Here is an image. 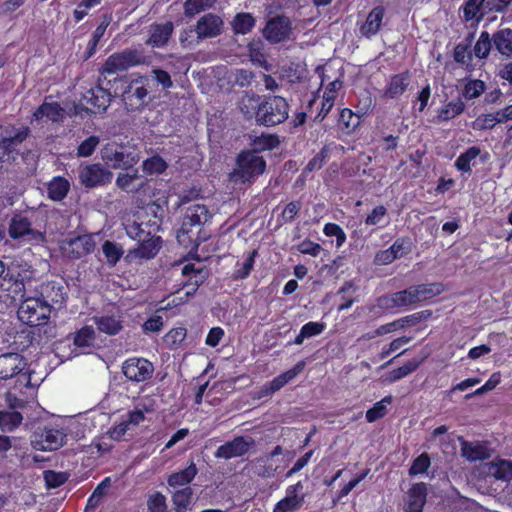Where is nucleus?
Returning <instances> with one entry per match:
<instances>
[{"mask_svg":"<svg viewBox=\"0 0 512 512\" xmlns=\"http://www.w3.org/2000/svg\"><path fill=\"white\" fill-rule=\"evenodd\" d=\"M100 143V138L96 135H91L83 140L77 147L78 157H90L96 150Z\"/></svg>","mask_w":512,"mask_h":512,"instance_id":"54","label":"nucleus"},{"mask_svg":"<svg viewBox=\"0 0 512 512\" xmlns=\"http://www.w3.org/2000/svg\"><path fill=\"white\" fill-rule=\"evenodd\" d=\"M492 46H494L492 38L487 31H483L474 46L473 52L479 59H484L488 56Z\"/></svg>","mask_w":512,"mask_h":512,"instance_id":"49","label":"nucleus"},{"mask_svg":"<svg viewBox=\"0 0 512 512\" xmlns=\"http://www.w3.org/2000/svg\"><path fill=\"white\" fill-rule=\"evenodd\" d=\"M427 487L423 482L413 484L407 492L403 510L405 512H422L426 503Z\"/></svg>","mask_w":512,"mask_h":512,"instance_id":"20","label":"nucleus"},{"mask_svg":"<svg viewBox=\"0 0 512 512\" xmlns=\"http://www.w3.org/2000/svg\"><path fill=\"white\" fill-rule=\"evenodd\" d=\"M396 254V259L408 255L412 251V241L409 237H399L389 247Z\"/></svg>","mask_w":512,"mask_h":512,"instance_id":"59","label":"nucleus"},{"mask_svg":"<svg viewBox=\"0 0 512 512\" xmlns=\"http://www.w3.org/2000/svg\"><path fill=\"white\" fill-rule=\"evenodd\" d=\"M410 84V75L408 71L393 75L387 83L383 96L394 99L401 96Z\"/></svg>","mask_w":512,"mask_h":512,"instance_id":"25","label":"nucleus"},{"mask_svg":"<svg viewBox=\"0 0 512 512\" xmlns=\"http://www.w3.org/2000/svg\"><path fill=\"white\" fill-rule=\"evenodd\" d=\"M24 357L18 353L0 355V379L7 380L20 374L26 367Z\"/></svg>","mask_w":512,"mask_h":512,"instance_id":"19","label":"nucleus"},{"mask_svg":"<svg viewBox=\"0 0 512 512\" xmlns=\"http://www.w3.org/2000/svg\"><path fill=\"white\" fill-rule=\"evenodd\" d=\"M133 229L137 230L136 234L133 235L132 231H128V235L133 239H138V247L134 250V254L141 259H152L159 252L162 239L160 236H152L148 239H141V233L143 231L140 226H136Z\"/></svg>","mask_w":512,"mask_h":512,"instance_id":"18","label":"nucleus"},{"mask_svg":"<svg viewBox=\"0 0 512 512\" xmlns=\"http://www.w3.org/2000/svg\"><path fill=\"white\" fill-rule=\"evenodd\" d=\"M31 130L26 125L5 126L0 137V144L7 149L14 157L19 154L20 145L29 137Z\"/></svg>","mask_w":512,"mask_h":512,"instance_id":"12","label":"nucleus"},{"mask_svg":"<svg viewBox=\"0 0 512 512\" xmlns=\"http://www.w3.org/2000/svg\"><path fill=\"white\" fill-rule=\"evenodd\" d=\"M96 338L95 331L92 326H84L75 333L73 343L77 347H89Z\"/></svg>","mask_w":512,"mask_h":512,"instance_id":"48","label":"nucleus"},{"mask_svg":"<svg viewBox=\"0 0 512 512\" xmlns=\"http://www.w3.org/2000/svg\"><path fill=\"white\" fill-rule=\"evenodd\" d=\"M167 167L166 161L160 155H153L142 163V169L148 175L161 174Z\"/></svg>","mask_w":512,"mask_h":512,"instance_id":"44","label":"nucleus"},{"mask_svg":"<svg viewBox=\"0 0 512 512\" xmlns=\"http://www.w3.org/2000/svg\"><path fill=\"white\" fill-rule=\"evenodd\" d=\"M223 20L220 16L207 13L198 21L196 27L190 29L191 33H196L198 39L213 38L222 33Z\"/></svg>","mask_w":512,"mask_h":512,"instance_id":"17","label":"nucleus"},{"mask_svg":"<svg viewBox=\"0 0 512 512\" xmlns=\"http://www.w3.org/2000/svg\"><path fill=\"white\" fill-rule=\"evenodd\" d=\"M101 158L108 167L123 170L133 168L140 160L138 153L115 143H108L103 147Z\"/></svg>","mask_w":512,"mask_h":512,"instance_id":"6","label":"nucleus"},{"mask_svg":"<svg viewBox=\"0 0 512 512\" xmlns=\"http://www.w3.org/2000/svg\"><path fill=\"white\" fill-rule=\"evenodd\" d=\"M216 0H186L184 4L185 15L194 16L195 14L209 8Z\"/></svg>","mask_w":512,"mask_h":512,"instance_id":"57","label":"nucleus"},{"mask_svg":"<svg viewBox=\"0 0 512 512\" xmlns=\"http://www.w3.org/2000/svg\"><path fill=\"white\" fill-rule=\"evenodd\" d=\"M323 233L328 237H336V246L341 247L346 242V234L342 227L336 223H326L323 227Z\"/></svg>","mask_w":512,"mask_h":512,"instance_id":"56","label":"nucleus"},{"mask_svg":"<svg viewBox=\"0 0 512 512\" xmlns=\"http://www.w3.org/2000/svg\"><path fill=\"white\" fill-rule=\"evenodd\" d=\"M109 89L103 88L100 84L86 90L82 95V102L86 105V111L91 114L105 112L110 104Z\"/></svg>","mask_w":512,"mask_h":512,"instance_id":"13","label":"nucleus"},{"mask_svg":"<svg viewBox=\"0 0 512 512\" xmlns=\"http://www.w3.org/2000/svg\"><path fill=\"white\" fill-rule=\"evenodd\" d=\"M186 337L187 329L185 327H175L164 336V342L170 349H177L182 345Z\"/></svg>","mask_w":512,"mask_h":512,"instance_id":"45","label":"nucleus"},{"mask_svg":"<svg viewBox=\"0 0 512 512\" xmlns=\"http://www.w3.org/2000/svg\"><path fill=\"white\" fill-rule=\"evenodd\" d=\"M255 447V440L250 436H236L232 440L220 445L214 456L218 459H232L243 457Z\"/></svg>","mask_w":512,"mask_h":512,"instance_id":"10","label":"nucleus"},{"mask_svg":"<svg viewBox=\"0 0 512 512\" xmlns=\"http://www.w3.org/2000/svg\"><path fill=\"white\" fill-rule=\"evenodd\" d=\"M64 117V109L58 102H43L34 112L33 118L37 121L46 118L52 122H59Z\"/></svg>","mask_w":512,"mask_h":512,"instance_id":"26","label":"nucleus"},{"mask_svg":"<svg viewBox=\"0 0 512 512\" xmlns=\"http://www.w3.org/2000/svg\"><path fill=\"white\" fill-rule=\"evenodd\" d=\"M239 109L247 120L254 119L257 125L273 127L284 123L289 117L288 101L278 95L260 96L246 94L239 103Z\"/></svg>","mask_w":512,"mask_h":512,"instance_id":"1","label":"nucleus"},{"mask_svg":"<svg viewBox=\"0 0 512 512\" xmlns=\"http://www.w3.org/2000/svg\"><path fill=\"white\" fill-rule=\"evenodd\" d=\"M174 25L171 21L165 23H154L149 27V39L147 43L153 47H161L167 44L172 33Z\"/></svg>","mask_w":512,"mask_h":512,"instance_id":"23","label":"nucleus"},{"mask_svg":"<svg viewBox=\"0 0 512 512\" xmlns=\"http://www.w3.org/2000/svg\"><path fill=\"white\" fill-rule=\"evenodd\" d=\"M69 190L70 182L63 176H55L47 184V195L52 201H62Z\"/></svg>","mask_w":512,"mask_h":512,"instance_id":"30","label":"nucleus"},{"mask_svg":"<svg viewBox=\"0 0 512 512\" xmlns=\"http://www.w3.org/2000/svg\"><path fill=\"white\" fill-rule=\"evenodd\" d=\"M302 208V202L300 200H295L289 202L283 209L280 217L283 223H291L294 221L296 216L299 214Z\"/></svg>","mask_w":512,"mask_h":512,"instance_id":"61","label":"nucleus"},{"mask_svg":"<svg viewBox=\"0 0 512 512\" xmlns=\"http://www.w3.org/2000/svg\"><path fill=\"white\" fill-rule=\"evenodd\" d=\"M67 435L52 425L38 427L32 434L31 443L35 450L54 451L62 447Z\"/></svg>","mask_w":512,"mask_h":512,"instance_id":"7","label":"nucleus"},{"mask_svg":"<svg viewBox=\"0 0 512 512\" xmlns=\"http://www.w3.org/2000/svg\"><path fill=\"white\" fill-rule=\"evenodd\" d=\"M138 178L137 169H134L132 173H120L116 178V186L127 193H136L143 186V183L139 187L133 186V182Z\"/></svg>","mask_w":512,"mask_h":512,"instance_id":"41","label":"nucleus"},{"mask_svg":"<svg viewBox=\"0 0 512 512\" xmlns=\"http://www.w3.org/2000/svg\"><path fill=\"white\" fill-rule=\"evenodd\" d=\"M233 31L236 34H246L255 25V18L250 13H237L232 21Z\"/></svg>","mask_w":512,"mask_h":512,"instance_id":"42","label":"nucleus"},{"mask_svg":"<svg viewBox=\"0 0 512 512\" xmlns=\"http://www.w3.org/2000/svg\"><path fill=\"white\" fill-rule=\"evenodd\" d=\"M428 315H430V312H428L426 310L416 312L411 315H407L405 317L397 319L396 324H397L398 329L412 327V326L417 325L422 320L426 319Z\"/></svg>","mask_w":512,"mask_h":512,"instance_id":"58","label":"nucleus"},{"mask_svg":"<svg viewBox=\"0 0 512 512\" xmlns=\"http://www.w3.org/2000/svg\"><path fill=\"white\" fill-rule=\"evenodd\" d=\"M492 473L498 480H508L512 476V462L501 460L494 465Z\"/></svg>","mask_w":512,"mask_h":512,"instance_id":"62","label":"nucleus"},{"mask_svg":"<svg viewBox=\"0 0 512 512\" xmlns=\"http://www.w3.org/2000/svg\"><path fill=\"white\" fill-rule=\"evenodd\" d=\"M412 288L416 305L430 300L444 291V285L438 282L412 285Z\"/></svg>","mask_w":512,"mask_h":512,"instance_id":"28","label":"nucleus"},{"mask_svg":"<svg viewBox=\"0 0 512 512\" xmlns=\"http://www.w3.org/2000/svg\"><path fill=\"white\" fill-rule=\"evenodd\" d=\"M335 104V101L326 99L322 96V100L319 102V98L317 94H313L311 99H309L306 108L307 111L312 113L313 107L316 106L318 109L316 115L313 118L314 122H321L328 115Z\"/></svg>","mask_w":512,"mask_h":512,"instance_id":"33","label":"nucleus"},{"mask_svg":"<svg viewBox=\"0 0 512 512\" xmlns=\"http://www.w3.org/2000/svg\"><path fill=\"white\" fill-rule=\"evenodd\" d=\"M493 45L502 55L512 58V29L505 28L496 31L493 36Z\"/></svg>","mask_w":512,"mask_h":512,"instance_id":"31","label":"nucleus"},{"mask_svg":"<svg viewBox=\"0 0 512 512\" xmlns=\"http://www.w3.org/2000/svg\"><path fill=\"white\" fill-rule=\"evenodd\" d=\"M32 223L27 217L15 215L9 226V235L12 239H19L27 235H33Z\"/></svg>","mask_w":512,"mask_h":512,"instance_id":"32","label":"nucleus"},{"mask_svg":"<svg viewBox=\"0 0 512 512\" xmlns=\"http://www.w3.org/2000/svg\"><path fill=\"white\" fill-rule=\"evenodd\" d=\"M212 218V214L203 204H192L185 210L182 224L177 232L179 242H184L187 237L190 243L199 244L206 240V236H202V228Z\"/></svg>","mask_w":512,"mask_h":512,"instance_id":"3","label":"nucleus"},{"mask_svg":"<svg viewBox=\"0 0 512 512\" xmlns=\"http://www.w3.org/2000/svg\"><path fill=\"white\" fill-rule=\"evenodd\" d=\"M465 109V103L461 98L453 99L446 103L437 114L439 122H446L454 119L458 115L462 114Z\"/></svg>","mask_w":512,"mask_h":512,"instance_id":"35","label":"nucleus"},{"mask_svg":"<svg viewBox=\"0 0 512 512\" xmlns=\"http://www.w3.org/2000/svg\"><path fill=\"white\" fill-rule=\"evenodd\" d=\"M78 178L83 187L93 189L111 183L113 173L100 163H90L79 167Z\"/></svg>","mask_w":512,"mask_h":512,"instance_id":"8","label":"nucleus"},{"mask_svg":"<svg viewBox=\"0 0 512 512\" xmlns=\"http://www.w3.org/2000/svg\"><path fill=\"white\" fill-rule=\"evenodd\" d=\"M481 153L477 146H471L461 153L455 160L454 166L463 173L471 172V162L475 160Z\"/></svg>","mask_w":512,"mask_h":512,"instance_id":"40","label":"nucleus"},{"mask_svg":"<svg viewBox=\"0 0 512 512\" xmlns=\"http://www.w3.org/2000/svg\"><path fill=\"white\" fill-rule=\"evenodd\" d=\"M463 12L466 21L476 19V21L479 22L484 14L488 13L486 0H468L465 3Z\"/></svg>","mask_w":512,"mask_h":512,"instance_id":"38","label":"nucleus"},{"mask_svg":"<svg viewBox=\"0 0 512 512\" xmlns=\"http://www.w3.org/2000/svg\"><path fill=\"white\" fill-rule=\"evenodd\" d=\"M154 365L152 362L141 357H130L122 364V372L124 376L132 382H145L152 378L154 373Z\"/></svg>","mask_w":512,"mask_h":512,"instance_id":"9","label":"nucleus"},{"mask_svg":"<svg viewBox=\"0 0 512 512\" xmlns=\"http://www.w3.org/2000/svg\"><path fill=\"white\" fill-rule=\"evenodd\" d=\"M303 488L301 481L289 485L286 488L285 497L274 505L273 512H295L299 510L305 501Z\"/></svg>","mask_w":512,"mask_h":512,"instance_id":"14","label":"nucleus"},{"mask_svg":"<svg viewBox=\"0 0 512 512\" xmlns=\"http://www.w3.org/2000/svg\"><path fill=\"white\" fill-rule=\"evenodd\" d=\"M387 216V209L383 205H378L372 209V211L366 216L365 224L368 226L381 225L384 227L388 224L385 221Z\"/></svg>","mask_w":512,"mask_h":512,"instance_id":"52","label":"nucleus"},{"mask_svg":"<svg viewBox=\"0 0 512 512\" xmlns=\"http://www.w3.org/2000/svg\"><path fill=\"white\" fill-rule=\"evenodd\" d=\"M121 83V96L125 108L129 112L143 110L151 101L146 77H138L128 81L125 78L119 80Z\"/></svg>","mask_w":512,"mask_h":512,"instance_id":"4","label":"nucleus"},{"mask_svg":"<svg viewBox=\"0 0 512 512\" xmlns=\"http://www.w3.org/2000/svg\"><path fill=\"white\" fill-rule=\"evenodd\" d=\"M93 321L101 333L116 335L123 329V320L120 313L94 316Z\"/></svg>","mask_w":512,"mask_h":512,"instance_id":"24","label":"nucleus"},{"mask_svg":"<svg viewBox=\"0 0 512 512\" xmlns=\"http://www.w3.org/2000/svg\"><path fill=\"white\" fill-rule=\"evenodd\" d=\"M194 491L190 486L175 490L171 495V501L175 510H188L193 503Z\"/></svg>","mask_w":512,"mask_h":512,"instance_id":"36","label":"nucleus"},{"mask_svg":"<svg viewBox=\"0 0 512 512\" xmlns=\"http://www.w3.org/2000/svg\"><path fill=\"white\" fill-rule=\"evenodd\" d=\"M102 252L106 259V263L110 267L116 266V264L123 257L124 250L123 247L114 241L105 240L102 244Z\"/></svg>","mask_w":512,"mask_h":512,"instance_id":"37","label":"nucleus"},{"mask_svg":"<svg viewBox=\"0 0 512 512\" xmlns=\"http://www.w3.org/2000/svg\"><path fill=\"white\" fill-rule=\"evenodd\" d=\"M485 90V84L482 80H471L463 89L464 98L471 100L479 97Z\"/></svg>","mask_w":512,"mask_h":512,"instance_id":"60","label":"nucleus"},{"mask_svg":"<svg viewBox=\"0 0 512 512\" xmlns=\"http://www.w3.org/2000/svg\"><path fill=\"white\" fill-rule=\"evenodd\" d=\"M266 169L265 159L255 151H241L236 158L234 176L241 183L252 182L264 173Z\"/></svg>","mask_w":512,"mask_h":512,"instance_id":"5","label":"nucleus"},{"mask_svg":"<svg viewBox=\"0 0 512 512\" xmlns=\"http://www.w3.org/2000/svg\"><path fill=\"white\" fill-rule=\"evenodd\" d=\"M44 479L48 488H57L66 482L67 477L62 472L47 470L44 472Z\"/></svg>","mask_w":512,"mask_h":512,"instance_id":"63","label":"nucleus"},{"mask_svg":"<svg viewBox=\"0 0 512 512\" xmlns=\"http://www.w3.org/2000/svg\"><path fill=\"white\" fill-rule=\"evenodd\" d=\"M33 271L8 273L4 279L13 282L15 293H20L21 304L18 308V319L30 327L45 325L51 314V306L42 302L38 296H28L26 286L30 284Z\"/></svg>","mask_w":512,"mask_h":512,"instance_id":"2","label":"nucleus"},{"mask_svg":"<svg viewBox=\"0 0 512 512\" xmlns=\"http://www.w3.org/2000/svg\"><path fill=\"white\" fill-rule=\"evenodd\" d=\"M257 255V250H252L251 252L248 253L241 267L234 270L232 275L234 280H243L250 275L254 268L255 258Z\"/></svg>","mask_w":512,"mask_h":512,"instance_id":"46","label":"nucleus"},{"mask_svg":"<svg viewBox=\"0 0 512 512\" xmlns=\"http://www.w3.org/2000/svg\"><path fill=\"white\" fill-rule=\"evenodd\" d=\"M384 12L385 11L382 6L374 7L368 14L365 23L360 28L361 34L366 37L375 35L381 27Z\"/></svg>","mask_w":512,"mask_h":512,"instance_id":"29","label":"nucleus"},{"mask_svg":"<svg viewBox=\"0 0 512 512\" xmlns=\"http://www.w3.org/2000/svg\"><path fill=\"white\" fill-rule=\"evenodd\" d=\"M71 245L77 248L76 258L92 253L95 248V242L89 236H79L71 242Z\"/></svg>","mask_w":512,"mask_h":512,"instance_id":"51","label":"nucleus"},{"mask_svg":"<svg viewBox=\"0 0 512 512\" xmlns=\"http://www.w3.org/2000/svg\"><path fill=\"white\" fill-rule=\"evenodd\" d=\"M291 33V21L284 15H277L270 18L263 29L265 39L272 44L288 40Z\"/></svg>","mask_w":512,"mask_h":512,"instance_id":"11","label":"nucleus"},{"mask_svg":"<svg viewBox=\"0 0 512 512\" xmlns=\"http://www.w3.org/2000/svg\"><path fill=\"white\" fill-rule=\"evenodd\" d=\"M497 124V119L491 113L479 115L473 122L475 130H490Z\"/></svg>","mask_w":512,"mask_h":512,"instance_id":"64","label":"nucleus"},{"mask_svg":"<svg viewBox=\"0 0 512 512\" xmlns=\"http://www.w3.org/2000/svg\"><path fill=\"white\" fill-rule=\"evenodd\" d=\"M182 276L184 279L181 285L187 288L186 295H193L208 277V270L205 266L186 263L182 268Z\"/></svg>","mask_w":512,"mask_h":512,"instance_id":"15","label":"nucleus"},{"mask_svg":"<svg viewBox=\"0 0 512 512\" xmlns=\"http://www.w3.org/2000/svg\"><path fill=\"white\" fill-rule=\"evenodd\" d=\"M430 465L431 461L428 453L423 452L413 460L409 468V475L416 476L419 474H424L425 472H427Z\"/></svg>","mask_w":512,"mask_h":512,"instance_id":"53","label":"nucleus"},{"mask_svg":"<svg viewBox=\"0 0 512 512\" xmlns=\"http://www.w3.org/2000/svg\"><path fill=\"white\" fill-rule=\"evenodd\" d=\"M104 64H141L139 53L136 50H125L111 55Z\"/></svg>","mask_w":512,"mask_h":512,"instance_id":"43","label":"nucleus"},{"mask_svg":"<svg viewBox=\"0 0 512 512\" xmlns=\"http://www.w3.org/2000/svg\"><path fill=\"white\" fill-rule=\"evenodd\" d=\"M42 302L52 307L53 304H63L66 298L64 286L55 281L43 283L38 291Z\"/></svg>","mask_w":512,"mask_h":512,"instance_id":"22","label":"nucleus"},{"mask_svg":"<svg viewBox=\"0 0 512 512\" xmlns=\"http://www.w3.org/2000/svg\"><path fill=\"white\" fill-rule=\"evenodd\" d=\"M360 120L359 116L356 115L351 109L343 108L337 120V127L344 134L349 135L355 131V129L359 126Z\"/></svg>","mask_w":512,"mask_h":512,"instance_id":"34","label":"nucleus"},{"mask_svg":"<svg viewBox=\"0 0 512 512\" xmlns=\"http://www.w3.org/2000/svg\"><path fill=\"white\" fill-rule=\"evenodd\" d=\"M420 363H421V361L416 360V359L407 361L406 363H404V365H402L396 369H393L390 372L389 380L391 382H396V381L406 377L407 375L416 371L417 368L419 367Z\"/></svg>","mask_w":512,"mask_h":512,"instance_id":"50","label":"nucleus"},{"mask_svg":"<svg viewBox=\"0 0 512 512\" xmlns=\"http://www.w3.org/2000/svg\"><path fill=\"white\" fill-rule=\"evenodd\" d=\"M198 473V469L196 464L191 461L190 464L184 468L183 470L174 472L170 474L167 478V483L170 487H186L188 486L196 477Z\"/></svg>","mask_w":512,"mask_h":512,"instance_id":"27","label":"nucleus"},{"mask_svg":"<svg viewBox=\"0 0 512 512\" xmlns=\"http://www.w3.org/2000/svg\"><path fill=\"white\" fill-rule=\"evenodd\" d=\"M23 421V416L18 411H0V429L2 432H12L17 429Z\"/></svg>","mask_w":512,"mask_h":512,"instance_id":"39","label":"nucleus"},{"mask_svg":"<svg viewBox=\"0 0 512 512\" xmlns=\"http://www.w3.org/2000/svg\"><path fill=\"white\" fill-rule=\"evenodd\" d=\"M414 298L413 288L409 286L404 290L381 297L380 302L388 309L407 308L416 306Z\"/></svg>","mask_w":512,"mask_h":512,"instance_id":"21","label":"nucleus"},{"mask_svg":"<svg viewBox=\"0 0 512 512\" xmlns=\"http://www.w3.org/2000/svg\"><path fill=\"white\" fill-rule=\"evenodd\" d=\"M305 361H298L291 369L277 375L270 382L265 383L260 390L261 396H271L291 382L305 368Z\"/></svg>","mask_w":512,"mask_h":512,"instance_id":"16","label":"nucleus"},{"mask_svg":"<svg viewBox=\"0 0 512 512\" xmlns=\"http://www.w3.org/2000/svg\"><path fill=\"white\" fill-rule=\"evenodd\" d=\"M391 400V396H386L382 400L376 402L370 409H368L365 415L367 422L373 423L383 418L387 413L385 403H390Z\"/></svg>","mask_w":512,"mask_h":512,"instance_id":"47","label":"nucleus"},{"mask_svg":"<svg viewBox=\"0 0 512 512\" xmlns=\"http://www.w3.org/2000/svg\"><path fill=\"white\" fill-rule=\"evenodd\" d=\"M148 512H168L167 500L161 492H155L147 500Z\"/></svg>","mask_w":512,"mask_h":512,"instance_id":"55","label":"nucleus"}]
</instances>
